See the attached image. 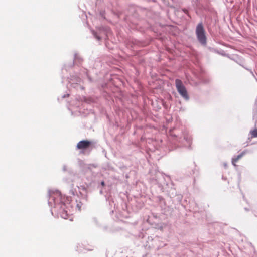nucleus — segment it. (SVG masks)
<instances>
[{
	"label": "nucleus",
	"instance_id": "f257e3e1",
	"mask_svg": "<svg viewBox=\"0 0 257 257\" xmlns=\"http://www.w3.org/2000/svg\"><path fill=\"white\" fill-rule=\"evenodd\" d=\"M196 34L197 39L202 44H205L206 43V38L203 25L199 23L196 27Z\"/></svg>",
	"mask_w": 257,
	"mask_h": 257
},
{
	"label": "nucleus",
	"instance_id": "f03ea898",
	"mask_svg": "<svg viewBox=\"0 0 257 257\" xmlns=\"http://www.w3.org/2000/svg\"><path fill=\"white\" fill-rule=\"evenodd\" d=\"M176 87L179 93L185 99L188 100L189 97L187 90L185 86L183 85L182 82L179 79L175 81Z\"/></svg>",
	"mask_w": 257,
	"mask_h": 257
},
{
	"label": "nucleus",
	"instance_id": "7ed1b4c3",
	"mask_svg": "<svg viewBox=\"0 0 257 257\" xmlns=\"http://www.w3.org/2000/svg\"><path fill=\"white\" fill-rule=\"evenodd\" d=\"M91 142L89 141H81L77 144V147L78 149H86L88 148Z\"/></svg>",
	"mask_w": 257,
	"mask_h": 257
},
{
	"label": "nucleus",
	"instance_id": "20e7f679",
	"mask_svg": "<svg viewBox=\"0 0 257 257\" xmlns=\"http://www.w3.org/2000/svg\"><path fill=\"white\" fill-rule=\"evenodd\" d=\"M244 154V152L241 153L240 154L236 156L235 158H233L232 159V163L234 166H236L235 163L240 159L241 158L243 155Z\"/></svg>",
	"mask_w": 257,
	"mask_h": 257
},
{
	"label": "nucleus",
	"instance_id": "39448f33",
	"mask_svg": "<svg viewBox=\"0 0 257 257\" xmlns=\"http://www.w3.org/2000/svg\"><path fill=\"white\" fill-rule=\"evenodd\" d=\"M250 133L251 134L252 137H257V129L250 131Z\"/></svg>",
	"mask_w": 257,
	"mask_h": 257
},
{
	"label": "nucleus",
	"instance_id": "423d86ee",
	"mask_svg": "<svg viewBox=\"0 0 257 257\" xmlns=\"http://www.w3.org/2000/svg\"><path fill=\"white\" fill-rule=\"evenodd\" d=\"M67 214L66 213H63L61 215V217L63 218H65L66 219V217H67Z\"/></svg>",
	"mask_w": 257,
	"mask_h": 257
},
{
	"label": "nucleus",
	"instance_id": "0eeeda50",
	"mask_svg": "<svg viewBox=\"0 0 257 257\" xmlns=\"http://www.w3.org/2000/svg\"><path fill=\"white\" fill-rule=\"evenodd\" d=\"M95 37L98 39V40H100V37L99 36H98L96 35H95Z\"/></svg>",
	"mask_w": 257,
	"mask_h": 257
},
{
	"label": "nucleus",
	"instance_id": "6e6552de",
	"mask_svg": "<svg viewBox=\"0 0 257 257\" xmlns=\"http://www.w3.org/2000/svg\"><path fill=\"white\" fill-rule=\"evenodd\" d=\"M101 184H102V185H104V182H101Z\"/></svg>",
	"mask_w": 257,
	"mask_h": 257
}]
</instances>
